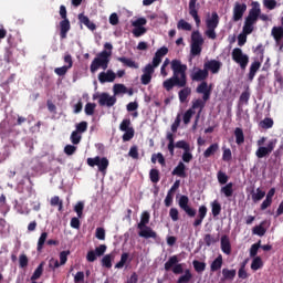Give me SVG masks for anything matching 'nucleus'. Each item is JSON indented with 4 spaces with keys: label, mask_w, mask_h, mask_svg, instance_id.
<instances>
[{
    "label": "nucleus",
    "mask_w": 283,
    "mask_h": 283,
    "mask_svg": "<svg viewBox=\"0 0 283 283\" xmlns=\"http://www.w3.org/2000/svg\"><path fill=\"white\" fill-rule=\"evenodd\" d=\"M177 149H184V151H191V146L186 140H179L175 144Z\"/></svg>",
    "instance_id": "6e6d98bb"
},
{
    "label": "nucleus",
    "mask_w": 283,
    "mask_h": 283,
    "mask_svg": "<svg viewBox=\"0 0 283 283\" xmlns=\"http://www.w3.org/2000/svg\"><path fill=\"white\" fill-rule=\"evenodd\" d=\"M265 224H266V221H262L259 226H255L252 229L253 235H259L260 238L265 235L266 234V229L264 228Z\"/></svg>",
    "instance_id": "c756f323"
},
{
    "label": "nucleus",
    "mask_w": 283,
    "mask_h": 283,
    "mask_svg": "<svg viewBox=\"0 0 283 283\" xmlns=\"http://www.w3.org/2000/svg\"><path fill=\"white\" fill-rule=\"evenodd\" d=\"M178 255H172L168 259V261L165 263L164 268L165 271H171L175 273V275H180L184 273L182 264L178 263Z\"/></svg>",
    "instance_id": "6e6552de"
},
{
    "label": "nucleus",
    "mask_w": 283,
    "mask_h": 283,
    "mask_svg": "<svg viewBox=\"0 0 283 283\" xmlns=\"http://www.w3.org/2000/svg\"><path fill=\"white\" fill-rule=\"evenodd\" d=\"M202 45H205V38L200 31L191 33L190 54L191 56H200L202 54Z\"/></svg>",
    "instance_id": "39448f33"
},
{
    "label": "nucleus",
    "mask_w": 283,
    "mask_h": 283,
    "mask_svg": "<svg viewBox=\"0 0 283 283\" xmlns=\"http://www.w3.org/2000/svg\"><path fill=\"white\" fill-rule=\"evenodd\" d=\"M124 135L122 136V139L124 143H129L132 138H134V134L136 133L134 128H129L128 130H124Z\"/></svg>",
    "instance_id": "13d9d810"
},
{
    "label": "nucleus",
    "mask_w": 283,
    "mask_h": 283,
    "mask_svg": "<svg viewBox=\"0 0 283 283\" xmlns=\"http://www.w3.org/2000/svg\"><path fill=\"white\" fill-rule=\"evenodd\" d=\"M266 196V192L260 188L256 189V192L252 193L253 202H260Z\"/></svg>",
    "instance_id": "49530a36"
},
{
    "label": "nucleus",
    "mask_w": 283,
    "mask_h": 283,
    "mask_svg": "<svg viewBox=\"0 0 283 283\" xmlns=\"http://www.w3.org/2000/svg\"><path fill=\"white\" fill-rule=\"evenodd\" d=\"M48 240V232H42L36 245V251L41 253L43 251V247H45V241Z\"/></svg>",
    "instance_id": "c9c22d12"
},
{
    "label": "nucleus",
    "mask_w": 283,
    "mask_h": 283,
    "mask_svg": "<svg viewBox=\"0 0 283 283\" xmlns=\"http://www.w3.org/2000/svg\"><path fill=\"white\" fill-rule=\"evenodd\" d=\"M197 71H193L190 74L191 81H196L197 83H207L206 81L209 78V72L203 66V69H195Z\"/></svg>",
    "instance_id": "9b49d317"
},
{
    "label": "nucleus",
    "mask_w": 283,
    "mask_h": 283,
    "mask_svg": "<svg viewBox=\"0 0 283 283\" xmlns=\"http://www.w3.org/2000/svg\"><path fill=\"white\" fill-rule=\"evenodd\" d=\"M234 136L237 145H242L244 143V130H242V128L237 127L234 129Z\"/></svg>",
    "instance_id": "72a5a7b5"
},
{
    "label": "nucleus",
    "mask_w": 283,
    "mask_h": 283,
    "mask_svg": "<svg viewBox=\"0 0 283 283\" xmlns=\"http://www.w3.org/2000/svg\"><path fill=\"white\" fill-rule=\"evenodd\" d=\"M127 260H129V253L124 252L120 256L119 262L116 263L115 269H123V266L127 264Z\"/></svg>",
    "instance_id": "de8ad7c7"
},
{
    "label": "nucleus",
    "mask_w": 283,
    "mask_h": 283,
    "mask_svg": "<svg viewBox=\"0 0 283 283\" xmlns=\"http://www.w3.org/2000/svg\"><path fill=\"white\" fill-rule=\"evenodd\" d=\"M172 176H178V178H187V166L185 163L179 161L177 167L174 168Z\"/></svg>",
    "instance_id": "6ab92c4d"
},
{
    "label": "nucleus",
    "mask_w": 283,
    "mask_h": 283,
    "mask_svg": "<svg viewBox=\"0 0 283 283\" xmlns=\"http://www.w3.org/2000/svg\"><path fill=\"white\" fill-rule=\"evenodd\" d=\"M191 271L186 270L185 274L177 280V283H189L191 281Z\"/></svg>",
    "instance_id": "4d7b16f0"
},
{
    "label": "nucleus",
    "mask_w": 283,
    "mask_h": 283,
    "mask_svg": "<svg viewBox=\"0 0 283 283\" xmlns=\"http://www.w3.org/2000/svg\"><path fill=\"white\" fill-rule=\"evenodd\" d=\"M119 129L120 132H127L129 129H134V127H132V119L129 118L123 119L122 123L119 124Z\"/></svg>",
    "instance_id": "c03bdc74"
},
{
    "label": "nucleus",
    "mask_w": 283,
    "mask_h": 283,
    "mask_svg": "<svg viewBox=\"0 0 283 283\" xmlns=\"http://www.w3.org/2000/svg\"><path fill=\"white\" fill-rule=\"evenodd\" d=\"M112 260H114V254H106L102 259V266L105 269H112Z\"/></svg>",
    "instance_id": "37998d69"
},
{
    "label": "nucleus",
    "mask_w": 283,
    "mask_h": 283,
    "mask_svg": "<svg viewBox=\"0 0 283 283\" xmlns=\"http://www.w3.org/2000/svg\"><path fill=\"white\" fill-rule=\"evenodd\" d=\"M98 81L99 83H114L116 81V73L112 70H107V72H101L98 74Z\"/></svg>",
    "instance_id": "dca6fc26"
},
{
    "label": "nucleus",
    "mask_w": 283,
    "mask_h": 283,
    "mask_svg": "<svg viewBox=\"0 0 283 283\" xmlns=\"http://www.w3.org/2000/svg\"><path fill=\"white\" fill-rule=\"evenodd\" d=\"M51 207H59V211H63V200L59 196L51 198Z\"/></svg>",
    "instance_id": "603ef678"
},
{
    "label": "nucleus",
    "mask_w": 283,
    "mask_h": 283,
    "mask_svg": "<svg viewBox=\"0 0 283 283\" xmlns=\"http://www.w3.org/2000/svg\"><path fill=\"white\" fill-rule=\"evenodd\" d=\"M98 104L101 105V107H114V105H116V96H109L107 93H102L98 96Z\"/></svg>",
    "instance_id": "ddd939ff"
},
{
    "label": "nucleus",
    "mask_w": 283,
    "mask_h": 283,
    "mask_svg": "<svg viewBox=\"0 0 283 283\" xmlns=\"http://www.w3.org/2000/svg\"><path fill=\"white\" fill-rule=\"evenodd\" d=\"M260 247H262V241H259L251 245L250 248V258H256L258 251H260Z\"/></svg>",
    "instance_id": "864d4df0"
},
{
    "label": "nucleus",
    "mask_w": 283,
    "mask_h": 283,
    "mask_svg": "<svg viewBox=\"0 0 283 283\" xmlns=\"http://www.w3.org/2000/svg\"><path fill=\"white\" fill-rule=\"evenodd\" d=\"M113 92L115 96H118V94H127V86H125V84H115L113 86Z\"/></svg>",
    "instance_id": "ea45409f"
},
{
    "label": "nucleus",
    "mask_w": 283,
    "mask_h": 283,
    "mask_svg": "<svg viewBox=\"0 0 283 283\" xmlns=\"http://www.w3.org/2000/svg\"><path fill=\"white\" fill-rule=\"evenodd\" d=\"M149 212L144 211L140 216V222L137 224V229H139V238H145V240H149L151 238L153 240H159L158 233L151 229V227H148L147 223L149 222Z\"/></svg>",
    "instance_id": "20e7f679"
},
{
    "label": "nucleus",
    "mask_w": 283,
    "mask_h": 283,
    "mask_svg": "<svg viewBox=\"0 0 283 283\" xmlns=\"http://www.w3.org/2000/svg\"><path fill=\"white\" fill-rule=\"evenodd\" d=\"M221 193H223L226 198H231L233 196V182L226 184V186L221 188Z\"/></svg>",
    "instance_id": "473e14b6"
},
{
    "label": "nucleus",
    "mask_w": 283,
    "mask_h": 283,
    "mask_svg": "<svg viewBox=\"0 0 283 283\" xmlns=\"http://www.w3.org/2000/svg\"><path fill=\"white\" fill-rule=\"evenodd\" d=\"M95 238H97V240H105V228H96Z\"/></svg>",
    "instance_id": "774afa93"
},
{
    "label": "nucleus",
    "mask_w": 283,
    "mask_h": 283,
    "mask_svg": "<svg viewBox=\"0 0 283 283\" xmlns=\"http://www.w3.org/2000/svg\"><path fill=\"white\" fill-rule=\"evenodd\" d=\"M263 266H264V262H262L261 256H255L252 260V263H251L252 271H260V269H262Z\"/></svg>",
    "instance_id": "f704fd0d"
},
{
    "label": "nucleus",
    "mask_w": 283,
    "mask_h": 283,
    "mask_svg": "<svg viewBox=\"0 0 283 283\" xmlns=\"http://www.w3.org/2000/svg\"><path fill=\"white\" fill-rule=\"evenodd\" d=\"M221 251L226 255H231V240H229V235L227 234L221 237Z\"/></svg>",
    "instance_id": "412c9836"
},
{
    "label": "nucleus",
    "mask_w": 283,
    "mask_h": 283,
    "mask_svg": "<svg viewBox=\"0 0 283 283\" xmlns=\"http://www.w3.org/2000/svg\"><path fill=\"white\" fill-rule=\"evenodd\" d=\"M78 21H80V23H83V25H86V28L88 30H91L92 32H94V30H96V24L94 22H91L90 18L87 15L80 13Z\"/></svg>",
    "instance_id": "393cba45"
},
{
    "label": "nucleus",
    "mask_w": 283,
    "mask_h": 283,
    "mask_svg": "<svg viewBox=\"0 0 283 283\" xmlns=\"http://www.w3.org/2000/svg\"><path fill=\"white\" fill-rule=\"evenodd\" d=\"M178 205L180 207V209L182 211H185V213H187V216L189 218H196V209L191 208L189 206V197L186 196V195H182L180 198H179V201H178Z\"/></svg>",
    "instance_id": "9d476101"
},
{
    "label": "nucleus",
    "mask_w": 283,
    "mask_h": 283,
    "mask_svg": "<svg viewBox=\"0 0 283 283\" xmlns=\"http://www.w3.org/2000/svg\"><path fill=\"white\" fill-rule=\"evenodd\" d=\"M217 179L219 185H227L229 182V176H227V172L219 170L217 174Z\"/></svg>",
    "instance_id": "a18cd8bd"
},
{
    "label": "nucleus",
    "mask_w": 283,
    "mask_h": 283,
    "mask_svg": "<svg viewBox=\"0 0 283 283\" xmlns=\"http://www.w3.org/2000/svg\"><path fill=\"white\" fill-rule=\"evenodd\" d=\"M172 76L163 82V87L166 92H171L174 87H181L178 92L179 102L187 103V98L191 96V87L187 86V64H182L180 60L170 62Z\"/></svg>",
    "instance_id": "f257e3e1"
},
{
    "label": "nucleus",
    "mask_w": 283,
    "mask_h": 283,
    "mask_svg": "<svg viewBox=\"0 0 283 283\" xmlns=\"http://www.w3.org/2000/svg\"><path fill=\"white\" fill-rule=\"evenodd\" d=\"M220 149V145L218 143L211 144L205 151L203 158H211V156H216L217 151Z\"/></svg>",
    "instance_id": "cd10ccee"
},
{
    "label": "nucleus",
    "mask_w": 283,
    "mask_h": 283,
    "mask_svg": "<svg viewBox=\"0 0 283 283\" xmlns=\"http://www.w3.org/2000/svg\"><path fill=\"white\" fill-rule=\"evenodd\" d=\"M203 241L207 247H211V244H216V242H218V239L211 234H205Z\"/></svg>",
    "instance_id": "e2e57ef3"
},
{
    "label": "nucleus",
    "mask_w": 283,
    "mask_h": 283,
    "mask_svg": "<svg viewBox=\"0 0 283 283\" xmlns=\"http://www.w3.org/2000/svg\"><path fill=\"white\" fill-rule=\"evenodd\" d=\"M83 137L81 136V134L78 133V130H73L71 134V143L73 145H78V143H81V139Z\"/></svg>",
    "instance_id": "680f3d73"
},
{
    "label": "nucleus",
    "mask_w": 283,
    "mask_h": 283,
    "mask_svg": "<svg viewBox=\"0 0 283 283\" xmlns=\"http://www.w3.org/2000/svg\"><path fill=\"white\" fill-rule=\"evenodd\" d=\"M128 156L133 158V160H138V146H132L128 151Z\"/></svg>",
    "instance_id": "69168bd1"
},
{
    "label": "nucleus",
    "mask_w": 283,
    "mask_h": 283,
    "mask_svg": "<svg viewBox=\"0 0 283 283\" xmlns=\"http://www.w3.org/2000/svg\"><path fill=\"white\" fill-rule=\"evenodd\" d=\"M192 266L197 273H202L205 271V269H207V263L195 260L192 262Z\"/></svg>",
    "instance_id": "79ce46f5"
},
{
    "label": "nucleus",
    "mask_w": 283,
    "mask_h": 283,
    "mask_svg": "<svg viewBox=\"0 0 283 283\" xmlns=\"http://www.w3.org/2000/svg\"><path fill=\"white\" fill-rule=\"evenodd\" d=\"M232 61L238 63L241 70H247V66L249 65V55L244 54L242 49L235 48L232 50Z\"/></svg>",
    "instance_id": "0eeeda50"
},
{
    "label": "nucleus",
    "mask_w": 283,
    "mask_h": 283,
    "mask_svg": "<svg viewBox=\"0 0 283 283\" xmlns=\"http://www.w3.org/2000/svg\"><path fill=\"white\" fill-rule=\"evenodd\" d=\"M193 114H196V111H193V108H189L188 111H186V113L184 114L185 125H189V123H191V118L193 117Z\"/></svg>",
    "instance_id": "5fc2aeb1"
},
{
    "label": "nucleus",
    "mask_w": 283,
    "mask_h": 283,
    "mask_svg": "<svg viewBox=\"0 0 283 283\" xmlns=\"http://www.w3.org/2000/svg\"><path fill=\"white\" fill-rule=\"evenodd\" d=\"M196 3H198V0L189 1V14L195 20L197 28H199L201 20L200 15H198V8H196Z\"/></svg>",
    "instance_id": "f3484780"
},
{
    "label": "nucleus",
    "mask_w": 283,
    "mask_h": 283,
    "mask_svg": "<svg viewBox=\"0 0 283 283\" xmlns=\"http://www.w3.org/2000/svg\"><path fill=\"white\" fill-rule=\"evenodd\" d=\"M220 24V15H218V12H212L211 18L206 21L207 28L216 29Z\"/></svg>",
    "instance_id": "b1692460"
},
{
    "label": "nucleus",
    "mask_w": 283,
    "mask_h": 283,
    "mask_svg": "<svg viewBox=\"0 0 283 283\" xmlns=\"http://www.w3.org/2000/svg\"><path fill=\"white\" fill-rule=\"evenodd\" d=\"M271 35L273 36L276 45H282L283 27H273L271 30Z\"/></svg>",
    "instance_id": "aec40b11"
},
{
    "label": "nucleus",
    "mask_w": 283,
    "mask_h": 283,
    "mask_svg": "<svg viewBox=\"0 0 283 283\" xmlns=\"http://www.w3.org/2000/svg\"><path fill=\"white\" fill-rule=\"evenodd\" d=\"M238 276L240 280H247L249 273H247V262H243L238 271Z\"/></svg>",
    "instance_id": "8fccbe9b"
},
{
    "label": "nucleus",
    "mask_w": 283,
    "mask_h": 283,
    "mask_svg": "<svg viewBox=\"0 0 283 283\" xmlns=\"http://www.w3.org/2000/svg\"><path fill=\"white\" fill-rule=\"evenodd\" d=\"M262 67V63L260 61H254L250 65V72L248 74L249 81H253L255 78V74H258V71Z\"/></svg>",
    "instance_id": "a878e982"
},
{
    "label": "nucleus",
    "mask_w": 283,
    "mask_h": 283,
    "mask_svg": "<svg viewBox=\"0 0 283 283\" xmlns=\"http://www.w3.org/2000/svg\"><path fill=\"white\" fill-rule=\"evenodd\" d=\"M203 67H206L208 72H211V74H218V72H220L222 69V62L218 60H210L205 62Z\"/></svg>",
    "instance_id": "4468645a"
},
{
    "label": "nucleus",
    "mask_w": 283,
    "mask_h": 283,
    "mask_svg": "<svg viewBox=\"0 0 283 283\" xmlns=\"http://www.w3.org/2000/svg\"><path fill=\"white\" fill-rule=\"evenodd\" d=\"M237 271L235 270H229L227 268H224L222 270V280H229L230 282H233V280H235V275H237Z\"/></svg>",
    "instance_id": "2f4dec72"
},
{
    "label": "nucleus",
    "mask_w": 283,
    "mask_h": 283,
    "mask_svg": "<svg viewBox=\"0 0 283 283\" xmlns=\"http://www.w3.org/2000/svg\"><path fill=\"white\" fill-rule=\"evenodd\" d=\"M143 34H147V29L145 27H135L133 29V35L138 39L143 36Z\"/></svg>",
    "instance_id": "3c124183"
},
{
    "label": "nucleus",
    "mask_w": 283,
    "mask_h": 283,
    "mask_svg": "<svg viewBox=\"0 0 283 283\" xmlns=\"http://www.w3.org/2000/svg\"><path fill=\"white\" fill-rule=\"evenodd\" d=\"M275 145H277V139L270 140L266 147L260 146L255 151L256 158H266V156H271L273 149H275Z\"/></svg>",
    "instance_id": "1a4fd4ad"
},
{
    "label": "nucleus",
    "mask_w": 283,
    "mask_h": 283,
    "mask_svg": "<svg viewBox=\"0 0 283 283\" xmlns=\"http://www.w3.org/2000/svg\"><path fill=\"white\" fill-rule=\"evenodd\" d=\"M260 128L261 129H271L274 125L273 118L265 117L263 120L260 122Z\"/></svg>",
    "instance_id": "4c0bfd02"
},
{
    "label": "nucleus",
    "mask_w": 283,
    "mask_h": 283,
    "mask_svg": "<svg viewBox=\"0 0 283 283\" xmlns=\"http://www.w3.org/2000/svg\"><path fill=\"white\" fill-rule=\"evenodd\" d=\"M205 218H207V206H200L198 210V218L195 220L193 227H200Z\"/></svg>",
    "instance_id": "4be33fe9"
},
{
    "label": "nucleus",
    "mask_w": 283,
    "mask_h": 283,
    "mask_svg": "<svg viewBox=\"0 0 283 283\" xmlns=\"http://www.w3.org/2000/svg\"><path fill=\"white\" fill-rule=\"evenodd\" d=\"M210 207H211V213H212L213 218H218V216H220V213H222V205L220 203V201L213 200L210 203Z\"/></svg>",
    "instance_id": "c85d7f7f"
},
{
    "label": "nucleus",
    "mask_w": 283,
    "mask_h": 283,
    "mask_svg": "<svg viewBox=\"0 0 283 283\" xmlns=\"http://www.w3.org/2000/svg\"><path fill=\"white\" fill-rule=\"evenodd\" d=\"M85 209V203L83 201H78L75 207L74 211L77 213V218H83V210Z\"/></svg>",
    "instance_id": "bf43d9fd"
},
{
    "label": "nucleus",
    "mask_w": 283,
    "mask_h": 283,
    "mask_svg": "<svg viewBox=\"0 0 283 283\" xmlns=\"http://www.w3.org/2000/svg\"><path fill=\"white\" fill-rule=\"evenodd\" d=\"M70 30H72L70 19L60 21V39H67V32H70Z\"/></svg>",
    "instance_id": "a211bd4d"
},
{
    "label": "nucleus",
    "mask_w": 283,
    "mask_h": 283,
    "mask_svg": "<svg viewBox=\"0 0 283 283\" xmlns=\"http://www.w3.org/2000/svg\"><path fill=\"white\" fill-rule=\"evenodd\" d=\"M88 167H97L98 172L105 176L107 174V167H109V159L107 157L96 156L94 158H87L86 160Z\"/></svg>",
    "instance_id": "423d86ee"
},
{
    "label": "nucleus",
    "mask_w": 283,
    "mask_h": 283,
    "mask_svg": "<svg viewBox=\"0 0 283 283\" xmlns=\"http://www.w3.org/2000/svg\"><path fill=\"white\" fill-rule=\"evenodd\" d=\"M96 109V104L95 103H87L85 105L84 112L86 116H94V111Z\"/></svg>",
    "instance_id": "052dcab7"
},
{
    "label": "nucleus",
    "mask_w": 283,
    "mask_h": 283,
    "mask_svg": "<svg viewBox=\"0 0 283 283\" xmlns=\"http://www.w3.org/2000/svg\"><path fill=\"white\" fill-rule=\"evenodd\" d=\"M149 178H150V181L154 184L160 182V171L156 168L150 169Z\"/></svg>",
    "instance_id": "58836bf2"
},
{
    "label": "nucleus",
    "mask_w": 283,
    "mask_h": 283,
    "mask_svg": "<svg viewBox=\"0 0 283 283\" xmlns=\"http://www.w3.org/2000/svg\"><path fill=\"white\" fill-rule=\"evenodd\" d=\"M263 6L266 10H275L277 8V1L275 0H263Z\"/></svg>",
    "instance_id": "0e129e2a"
},
{
    "label": "nucleus",
    "mask_w": 283,
    "mask_h": 283,
    "mask_svg": "<svg viewBox=\"0 0 283 283\" xmlns=\"http://www.w3.org/2000/svg\"><path fill=\"white\" fill-rule=\"evenodd\" d=\"M104 49L105 50L99 52L91 63L90 70L92 74H96L101 69L107 70V67H109V59H112V50H114V45L106 42L104 44Z\"/></svg>",
    "instance_id": "f03ea898"
},
{
    "label": "nucleus",
    "mask_w": 283,
    "mask_h": 283,
    "mask_svg": "<svg viewBox=\"0 0 283 283\" xmlns=\"http://www.w3.org/2000/svg\"><path fill=\"white\" fill-rule=\"evenodd\" d=\"M231 158H232L231 148H223L222 160L224 163H230Z\"/></svg>",
    "instance_id": "338daca9"
},
{
    "label": "nucleus",
    "mask_w": 283,
    "mask_h": 283,
    "mask_svg": "<svg viewBox=\"0 0 283 283\" xmlns=\"http://www.w3.org/2000/svg\"><path fill=\"white\" fill-rule=\"evenodd\" d=\"M127 260H129V253L124 252L120 256L119 262L116 263L115 269H123V266L127 264Z\"/></svg>",
    "instance_id": "09e8293b"
},
{
    "label": "nucleus",
    "mask_w": 283,
    "mask_h": 283,
    "mask_svg": "<svg viewBox=\"0 0 283 283\" xmlns=\"http://www.w3.org/2000/svg\"><path fill=\"white\" fill-rule=\"evenodd\" d=\"M222 269V254H219L218 258L211 263L210 270L212 273L220 271Z\"/></svg>",
    "instance_id": "7c9ffc66"
},
{
    "label": "nucleus",
    "mask_w": 283,
    "mask_h": 283,
    "mask_svg": "<svg viewBox=\"0 0 283 283\" xmlns=\"http://www.w3.org/2000/svg\"><path fill=\"white\" fill-rule=\"evenodd\" d=\"M197 94H202V99L198 98L192 102V107L191 109H199V113L197 115L196 123L193 127H196L198 123V118H200V113L202 109H205V105L207 104V101L211 98V88H209V84L207 82H201L197 88H196Z\"/></svg>",
    "instance_id": "7ed1b4c3"
},
{
    "label": "nucleus",
    "mask_w": 283,
    "mask_h": 283,
    "mask_svg": "<svg viewBox=\"0 0 283 283\" xmlns=\"http://www.w3.org/2000/svg\"><path fill=\"white\" fill-rule=\"evenodd\" d=\"M177 29L178 30H185L186 32H191L192 27L189 22L185 21V20H179L177 23Z\"/></svg>",
    "instance_id": "a19ab883"
},
{
    "label": "nucleus",
    "mask_w": 283,
    "mask_h": 283,
    "mask_svg": "<svg viewBox=\"0 0 283 283\" xmlns=\"http://www.w3.org/2000/svg\"><path fill=\"white\" fill-rule=\"evenodd\" d=\"M43 262L38 265L35 271L33 272L31 276V282H36L42 275H43Z\"/></svg>",
    "instance_id": "e433bc0d"
},
{
    "label": "nucleus",
    "mask_w": 283,
    "mask_h": 283,
    "mask_svg": "<svg viewBox=\"0 0 283 283\" xmlns=\"http://www.w3.org/2000/svg\"><path fill=\"white\" fill-rule=\"evenodd\" d=\"M247 12V3L237 2L233 8V21H240Z\"/></svg>",
    "instance_id": "2eb2a0df"
},
{
    "label": "nucleus",
    "mask_w": 283,
    "mask_h": 283,
    "mask_svg": "<svg viewBox=\"0 0 283 283\" xmlns=\"http://www.w3.org/2000/svg\"><path fill=\"white\" fill-rule=\"evenodd\" d=\"M119 63H123L125 67H132L133 70H138L139 65L136 61L132 60L130 57L120 56L116 59Z\"/></svg>",
    "instance_id": "5701e85b"
},
{
    "label": "nucleus",
    "mask_w": 283,
    "mask_h": 283,
    "mask_svg": "<svg viewBox=\"0 0 283 283\" xmlns=\"http://www.w3.org/2000/svg\"><path fill=\"white\" fill-rule=\"evenodd\" d=\"M154 72H155V70H154V66H151V64H147L143 69V75L140 77L142 85H149L151 83Z\"/></svg>",
    "instance_id": "f8f14e48"
},
{
    "label": "nucleus",
    "mask_w": 283,
    "mask_h": 283,
    "mask_svg": "<svg viewBox=\"0 0 283 283\" xmlns=\"http://www.w3.org/2000/svg\"><path fill=\"white\" fill-rule=\"evenodd\" d=\"M249 14H250V17L260 19V14H262V9L260 8V2L253 1L251 3V9L249 11Z\"/></svg>",
    "instance_id": "bb28decb"
}]
</instances>
